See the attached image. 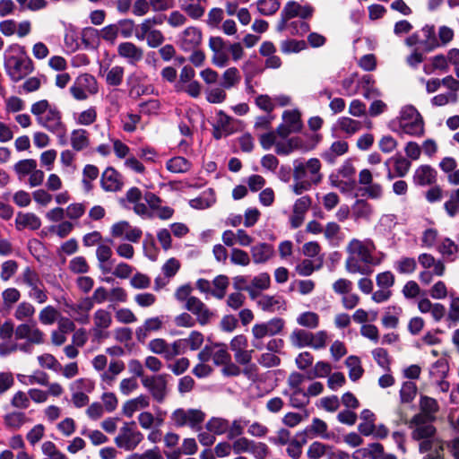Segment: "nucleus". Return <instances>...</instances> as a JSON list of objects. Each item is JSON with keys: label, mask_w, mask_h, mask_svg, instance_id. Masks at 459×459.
<instances>
[{"label": "nucleus", "mask_w": 459, "mask_h": 459, "mask_svg": "<svg viewBox=\"0 0 459 459\" xmlns=\"http://www.w3.org/2000/svg\"><path fill=\"white\" fill-rule=\"evenodd\" d=\"M321 162L316 158H311L307 160L304 159H296L293 161V179L291 186L295 195H301L318 185L322 181L320 173Z\"/></svg>", "instance_id": "2"}, {"label": "nucleus", "mask_w": 459, "mask_h": 459, "mask_svg": "<svg viewBox=\"0 0 459 459\" xmlns=\"http://www.w3.org/2000/svg\"><path fill=\"white\" fill-rule=\"evenodd\" d=\"M148 348L153 353L162 355L169 360V344H168L165 340L160 338L153 339L149 342Z\"/></svg>", "instance_id": "57"}, {"label": "nucleus", "mask_w": 459, "mask_h": 459, "mask_svg": "<svg viewBox=\"0 0 459 459\" xmlns=\"http://www.w3.org/2000/svg\"><path fill=\"white\" fill-rule=\"evenodd\" d=\"M339 126L345 133L352 134L360 129L361 123L352 118L344 117L339 119Z\"/></svg>", "instance_id": "62"}, {"label": "nucleus", "mask_w": 459, "mask_h": 459, "mask_svg": "<svg viewBox=\"0 0 459 459\" xmlns=\"http://www.w3.org/2000/svg\"><path fill=\"white\" fill-rule=\"evenodd\" d=\"M181 7L193 19H198L204 13V8L195 0H184Z\"/></svg>", "instance_id": "43"}, {"label": "nucleus", "mask_w": 459, "mask_h": 459, "mask_svg": "<svg viewBox=\"0 0 459 459\" xmlns=\"http://www.w3.org/2000/svg\"><path fill=\"white\" fill-rule=\"evenodd\" d=\"M44 333L39 329L36 324H21L15 328V339L26 340L34 344H41L44 342Z\"/></svg>", "instance_id": "12"}, {"label": "nucleus", "mask_w": 459, "mask_h": 459, "mask_svg": "<svg viewBox=\"0 0 459 459\" xmlns=\"http://www.w3.org/2000/svg\"><path fill=\"white\" fill-rule=\"evenodd\" d=\"M90 143L88 133L84 129H74L71 134V145L76 152L82 151Z\"/></svg>", "instance_id": "33"}, {"label": "nucleus", "mask_w": 459, "mask_h": 459, "mask_svg": "<svg viewBox=\"0 0 459 459\" xmlns=\"http://www.w3.org/2000/svg\"><path fill=\"white\" fill-rule=\"evenodd\" d=\"M433 420H429L422 414H416L411 420V425H414L415 429L412 432V437L416 440L429 439L431 438L436 429L431 424Z\"/></svg>", "instance_id": "13"}, {"label": "nucleus", "mask_w": 459, "mask_h": 459, "mask_svg": "<svg viewBox=\"0 0 459 459\" xmlns=\"http://www.w3.org/2000/svg\"><path fill=\"white\" fill-rule=\"evenodd\" d=\"M150 405V398L145 394H141L136 398L128 400L123 405V413L128 418H131L135 411L140 409H145Z\"/></svg>", "instance_id": "24"}, {"label": "nucleus", "mask_w": 459, "mask_h": 459, "mask_svg": "<svg viewBox=\"0 0 459 459\" xmlns=\"http://www.w3.org/2000/svg\"><path fill=\"white\" fill-rule=\"evenodd\" d=\"M216 351L212 350V360L215 365H223L230 360V355L227 351V345L224 343H216Z\"/></svg>", "instance_id": "54"}, {"label": "nucleus", "mask_w": 459, "mask_h": 459, "mask_svg": "<svg viewBox=\"0 0 459 459\" xmlns=\"http://www.w3.org/2000/svg\"><path fill=\"white\" fill-rule=\"evenodd\" d=\"M142 385L149 391L158 403H162L168 395L167 381L164 375H156L142 378Z\"/></svg>", "instance_id": "8"}, {"label": "nucleus", "mask_w": 459, "mask_h": 459, "mask_svg": "<svg viewBox=\"0 0 459 459\" xmlns=\"http://www.w3.org/2000/svg\"><path fill=\"white\" fill-rule=\"evenodd\" d=\"M209 47L213 52L212 63L218 67H224L229 61V44L221 37H211Z\"/></svg>", "instance_id": "11"}, {"label": "nucleus", "mask_w": 459, "mask_h": 459, "mask_svg": "<svg viewBox=\"0 0 459 459\" xmlns=\"http://www.w3.org/2000/svg\"><path fill=\"white\" fill-rule=\"evenodd\" d=\"M41 227L40 218L32 212H19L15 218V228L21 231L24 229L37 230Z\"/></svg>", "instance_id": "19"}, {"label": "nucleus", "mask_w": 459, "mask_h": 459, "mask_svg": "<svg viewBox=\"0 0 459 459\" xmlns=\"http://www.w3.org/2000/svg\"><path fill=\"white\" fill-rule=\"evenodd\" d=\"M124 71L122 66H113L106 75V82L110 86H119L123 82Z\"/></svg>", "instance_id": "55"}, {"label": "nucleus", "mask_w": 459, "mask_h": 459, "mask_svg": "<svg viewBox=\"0 0 459 459\" xmlns=\"http://www.w3.org/2000/svg\"><path fill=\"white\" fill-rule=\"evenodd\" d=\"M416 260L411 257H403L394 264L395 270L402 274H411L416 270Z\"/></svg>", "instance_id": "50"}, {"label": "nucleus", "mask_w": 459, "mask_h": 459, "mask_svg": "<svg viewBox=\"0 0 459 459\" xmlns=\"http://www.w3.org/2000/svg\"><path fill=\"white\" fill-rule=\"evenodd\" d=\"M37 167V161L33 159H26L19 160L14 165V171L18 174L19 178H23L30 174Z\"/></svg>", "instance_id": "49"}, {"label": "nucleus", "mask_w": 459, "mask_h": 459, "mask_svg": "<svg viewBox=\"0 0 459 459\" xmlns=\"http://www.w3.org/2000/svg\"><path fill=\"white\" fill-rule=\"evenodd\" d=\"M185 308L196 316V321L201 325H208L212 317L215 316V312L210 310L207 306L196 297H190L185 304Z\"/></svg>", "instance_id": "10"}, {"label": "nucleus", "mask_w": 459, "mask_h": 459, "mask_svg": "<svg viewBox=\"0 0 459 459\" xmlns=\"http://www.w3.org/2000/svg\"><path fill=\"white\" fill-rule=\"evenodd\" d=\"M417 393V386L416 385L411 381L404 382L402 385V388L400 390V397L402 403H411Z\"/></svg>", "instance_id": "59"}, {"label": "nucleus", "mask_w": 459, "mask_h": 459, "mask_svg": "<svg viewBox=\"0 0 459 459\" xmlns=\"http://www.w3.org/2000/svg\"><path fill=\"white\" fill-rule=\"evenodd\" d=\"M38 361L42 368L51 369L56 373H59L63 367L59 361L49 353H46L38 357Z\"/></svg>", "instance_id": "51"}, {"label": "nucleus", "mask_w": 459, "mask_h": 459, "mask_svg": "<svg viewBox=\"0 0 459 459\" xmlns=\"http://www.w3.org/2000/svg\"><path fill=\"white\" fill-rule=\"evenodd\" d=\"M18 380L24 385L39 384L47 386L48 385V376L44 371H35L33 375L25 376L22 374L17 375Z\"/></svg>", "instance_id": "38"}, {"label": "nucleus", "mask_w": 459, "mask_h": 459, "mask_svg": "<svg viewBox=\"0 0 459 459\" xmlns=\"http://www.w3.org/2000/svg\"><path fill=\"white\" fill-rule=\"evenodd\" d=\"M332 371V366L326 361H318L315 367L307 372V378L314 379L316 377H325L330 375Z\"/></svg>", "instance_id": "48"}, {"label": "nucleus", "mask_w": 459, "mask_h": 459, "mask_svg": "<svg viewBox=\"0 0 459 459\" xmlns=\"http://www.w3.org/2000/svg\"><path fill=\"white\" fill-rule=\"evenodd\" d=\"M269 451L270 449L265 443L253 440L249 454H251L255 459H266L269 455Z\"/></svg>", "instance_id": "64"}, {"label": "nucleus", "mask_w": 459, "mask_h": 459, "mask_svg": "<svg viewBox=\"0 0 459 459\" xmlns=\"http://www.w3.org/2000/svg\"><path fill=\"white\" fill-rule=\"evenodd\" d=\"M4 66L7 75L15 82L24 79L34 69L24 47L18 44H13L5 49Z\"/></svg>", "instance_id": "3"}, {"label": "nucleus", "mask_w": 459, "mask_h": 459, "mask_svg": "<svg viewBox=\"0 0 459 459\" xmlns=\"http://www.w3.org/2000/svg\"><path fill=\"white\" fill-rule=\"evenodd\" d=\"M301 140L298 137L290 138L286 143H276L275 152L279 155H288L299 147Z\"/></svg>", "instance_id": "58"}, {"label": "nucleus", "mask_w": 459, "mask_h": 459, "mask_svg": "<svg viewBox=\"0 0 459 459\" xmlns=\"http://www.w3.org/2000/svg\"><path fill=\"white\" fill-rule=\"evenodd\" d=\"M170 419L176 428L188 426L193 430L199 431L205 419V413L198 409L178 408L171 413Z\"/></svg>", "instance_id": "5"}, {"label": "nucleus", "mask_w": 459, "mask_h": 459, "mask_svg": "<svg viewBox=\"0 0 459 459\" xmlns=\"http://www.w3.org/2000/svg\"><path fill=\"white\" fill-rule=\"evenodd\" d=\"M331 186L338 188L343 194H350L354 191L357 186L356 179H342L339 175L332 173L329 177Z\"/></svg>", "instance_id": "30"}, {"label": "nucleus", "mask_w": 459, "mask_h": 459, "mask_svg": "<svg viewBox=\"0 0 459 459\" xmlns=\"http://www.w3.org/2000/svg\"><path fill=\"white\" fill-rule=\"evenodd\" d=\"M101 187L106 192H117L122 188V176L112 167L107 168L100 179Z\"/></svg>", "instance_id": "17"}, {"label": "nucleus", "mask_w": 459, "mask_h": 459, "mask_svg": "<svg viewBox=\"0 0 459 459\" xmlns=\"http://www.w3.org/2000/svg\"><path fill=\"white\" fill-rule=\"evenodd\" d=\"M201 41V30L196 27H188L180 34L178 45L184 51H192L197 48Z\"/></svg>", "instance_id": "15"}, {"label": "nucleus", "mask_w": 459, "mask_h": 459, "mask_svg": "<svg viewBox=\"0 0 459 459\" xmlns=\"http://www.w3.org/2000/svg\"><path fill=\"white\" fill-rule=\"evenodd\" d=\"M257 304L264 311L274 312L283 306L284 301L279 297L264 295L257 301Z\"/></svg>", "instance_id": "40"}, {"label": "nucleus", "mask_w": 459, "mask_h": 459, "mask_svg": "<svg viewBox=\"0 0 459 459\" xmlns=\"http://www.w3.org/2000/svg\"><path fill=\"white\" fill-rule=\"evenodd\" d=\"M249 424V420L244 417L235 419L231 424L229 423V429L227 430V437L230 440H233L237 437H242L244 434L245 427Z\"/></svg>", "instance_id": "36"}, {"label": "nucleus", "mask_w": 459, "mask_h": 459, "mask_svg": "<svg viewBox=\"0 0 459 459\" xmlns=\"http://www.w3.org/2000/svg\"><path fill=\"white\" fill-rule=\"evenodd\" d=\"M256 4L259 13L265 16L275 13L280 8L278 0H258Z\"/></svg>", "instance_id": "56"}, {"label": "nucleus", "mask_w": 459, "mask_h": 459, "mask_svg": "<svg viewBox=\"0 0 459 459\" xmlns=\"http://www.w3.org/2000/svg\"><path fill=\"white\" fill-rule=\"evenodd\" d=\"M100 38V30L92 27H87L82 32V39L87 48H95Z\"/></svg>", "instance_id": "41"}, {"label": "nucleus", "mask_w": 459, "mask_h": 459, "mask_svg": "<svg viewBox=\"0 0 459 459\" xmlns=\"http://www.w3.org/2000/svg\"><path fill=\"white\" fill-rule=\"evenodd\" d=\"M143 434L137 429L134 421L125 422L115 437V444L125 451H133L143 440Z\"/></svg>", "instance_id": "6"}, {"label": "nucleus", "mask_w": 459, "mask_h": 459, "mask_svg": "<svg viewBox=\"0 0 459 459\" xmlns=\"http://www.w3.org/2000/svg\"><path fill=\"white\" fill-rule=\"evenodd\" d=\"M93 305L90 298H83L76 304L71 306V311L74 314L75 321L82 325L89 322V312L93 308Z\"/></svg>", "instance_id": "20"}, {"label": "nucleus", "mask_w": 459, "mask_h": 459, "mask_svg": "<svg viewBox=\"0 0 459 459\" xmlns=\"http://www.w3.org/2000/svg\"><path fill=\"white\" fill-rule=\"evenodd\" d=\"M280 48L283 54L299 53L307 48V42L305 40L285 39L281 42Z\"/></svg>", "instance_id": "42"}, {"label": "nucleus", "mask_w": 459, "mask_h": 459, "mask_svg": "<svg viewBox=\"0 0 459 459\" xmlns=\"http://www.w3.org/2000/svg\"><path fill=\"white\" fill-rule=\"evenodd\" d=\"M117 54L130 65H136L143 57V50L130 41L120 43L117 47Z\"/></svg>", "instance_id": "16"}, {"label": "nucleus", "mask_w": 459, "mask_h": 459, "mask_svg": "<svg viewBox=\"0 0 459 459\" xmlns=\"http://www.w3.org/2000/svg\"><path fill=\"white\" fill-rule=\"evenodd\" d=\"M444 208L450 218H455L459 213V187L450 194Z\"/></svg>", "instance_id": "46"}, {"label": "nucleus", "mask_w": 459, "mask_h": 459, "mask_svg": "<svg viewBox=\"0 0 459 459\" xmlns=\"http://www.w3.org/2000/svg\"><path fill=\"white\" fill-rule=\"evenodd\" d=\"M113 240L107 238L104 243L98 246L96 249V256L99 261V268L103 273H108L112 272V266L114 261L111 259L113 251L111 245Z\"/></svg>", "instance_id": "14"}, {"label": "nucleus", "mask_w": 459, "mask_h": 459, "mask_svg": "<svg viewBox=\"0 0 459 459\" xmlns=\"http://www.w3.org/2000/svg\"><path fill=\"white\" fill-rule=\"evenodd\" d=\"M37 122L57 137L62 138L65 134L66 128L62 122V114L56 106H53L46 114L39 117Z\"/></svg>", "instance_id": "7"}, {"label": "nucleus", "mask_w": 459, "mask_h": 459, "mask_svg": "<svg viewBox=\"0 0 459 459\" xmlns=\"http://www.w3.org/2000/svg\"><path fill=\"white\" fill-rule=\"evenodd\" d=\"M423 39V51L426 53L433 51L439 47V42L436 37L435 28L432 25H425L420 30Z\"/></svg>", "instance_id": "25"}, {"label": "nucleus", "mask_w": 459, "mask_h": 459, "mask_svg": "<svg viewBox=\"0 0 459 459\" xmlns=\"http://www.w3.org/2000/svg\"><path fill=\"white\" fill-rule=\"evenodd\" d=\"M35 313L34 307L29 302H22L18 305L14 316L17 320L23 321L31 317Z\"/></svg>", "instance_id": "61"}, {"label": "nucleus", "mask_w": 459, "mask_h": 459, "mask_svg": "<svg viewBox=\"0 0 459 459\" xmlns=\"http://www.w3.org/2000/svg\"><path fill=\"white\" fill-rule=\"evenodd\" d=\"M396 224L397 221L395 215L385 214L380 218L377 230L384 236H387L392 232Z\"/></svg>", "instance_id": "44"}, {"label": "nucleus", "mask_w": 459, "mask_h": 459, "mask_svg": "<svg viewBox=\"0 0 459 459\" xmlns=\"http://www.w3.org/2000/svg\"><path fill=\"white\" fill-rule=\"evenodd\" d=\"M375 250L376 246L372 239L352 238L346 247L348 253L345 261L346 270L351 273L370 275L373 273V267L380 264V260L373 255Z\"/></svg>", "instance_id": "1"}, {"label": "nucleus", "mask_w": 459, "mask_h": 459, "mask_svg": "<svg viewBox=\"0 0 459 459\" xmlns=\"http://www.w3.org/2000/svg\"><path fill=\"white\" fill-rule=\"evenodd\" d=\"M435 179L436 171L429 165L419 167L414 173V182L420 186L431 185Z\"/></svg>", "instance_id": "26"}, {"label": "nucleus", "mask_w": 459, "mask_h": 459, "mask_svg": "<svg viewBox=\"0 0 459 459\" xmlns=\"http://www.w3.org/2000/svg\"><path fill=\"white\" fill-rule=\"evenodd\" d=\"M250 253L255 264H265L274 255V248L269 243L260 242L251 247Z\"/></svg>", "instance_id": "18"}, {"label": "nucleus", "mask_w": 459, "mask_h": 459, "mask_svg": "<svg viewBox=\"0 0 459 459\" xmlns=\"http://www.w3.org/2000/svg\"><path fill=\"white\" fill-rule=\"evenodd\" d=\"M230 259L231 264L240 266H247L251 262L248 253L237 247L231 249Z\"/></svg>", "instance_id": "53"}, {"label": "nucleus", "mask_w": 459, "mask_h": 459, "mask_svg": "<svg viewBox=\"0 0 459 459\" xmlns=\"http://www.w3.org/2000/svg\"><path fill=\"white\" fill-rule=\"evenodd\" d=\"M28 421H30V419L22 411H12L4 416L5 427L12 430L20 429Z\"/></svg>", "instance_id": "28"}, {"label": "nucleus", "mask_w": 459, "mask_h": 459, "mask_svg": "<svg viewBox=\"0 0 459 459\" xmlns=\"http://www.w3.org/2000/svg\"><path fill=\"white\" fill-rule=\"evenodd\" d=\"M389 129L398 134L421 136L424 134V122L418 110L411 105L403 107L400 116L390 121Z\"/></svg>", "instance_id": "4"}, {"label": "nucleus", "mask_w": 459, "mask_h": 459, "mask_svg": "<svg viewBox=\"0 0 459 459\" xmlns=\"http://www.w3.org/2000/svg\"><path fill=\"white\" fill-rule=\"evenodd\" d=\"M240 79L239 71L236 67L228 68L222 74L220 86L225 90H230L238 84Z\"/></svg>", "instance_id": "31"}, {"label": "nucleus", "mask_w": 459, "mask_h": 459, "mask_svg": "<svg viewBox=\"0 0 459 459\" xmlns=\"http://www.w3.org/2000/svg\"><path fill=\"white\" fill-rule=\"evenodd\" d=\"M283 394L289 396L290 405L293 408L301 409L306 407L309 403V398L307 397V394L303 389L292 391L291 394H290L288 391H284Z\"/></svg>", "instance_id": "37"}, {"label": "nucleus", "mask_w": 459, "mask_h": 459, "mask_svg": "<svg viewBox=\"0 0 459 459\" xmlns=\"http://www.w3.org/2000/svg\"><path fill=\"white\" fill-rule=\"evenodd\" d=\"M283 122L277 127L276 132L279 136L286 138L290 134L298 133L302 128L300 113L294 110H285L282 114Z\"/></svg>", "instance_id": "9"}, {"label": "nucleus", "mask_w": 459, "mask_h": 459, "mask_svg": "<svg viewBox=\"0 0 459 459\" xmlns=\"http://www.w3.org/2000/svg\"><path fill=\"white\" fill-rule=\"evenodd\" d=\"M348 152V143L345 141H336L330 148L321 154L322 159L328 164H334L337 158Z\"/></svg>", "instance_id": "23"}, {"label": "nucleus", "mask_w": 459, "mask_h": 459, "mask_svg": "<svg viewBox=\"0 0 459 459\" xmlns=\"http://www.w3.org/2000/svg\"><path fill=\"white\" fill-rule=\"evenodd\" d=\"M420 407L422 414L429 420H435V414L438 411L439 406L437 402L429 396H421L420 402Z\"/></svg>", "instance_id": "29"}, {"label": "nucleus", "mask_w": 459, "mask_h": 459, "mask_svg": "<svg viewBox=\"0 0 459 459\" xmlns=\"http://www.w3.org/2000/svg\"><path fill=\"white\" fill-rule=\"evenodd\" d=\"M118 29V34L125 39H129L133 36L135 25L132 19H122L116 22Z\"/></svg>", "instance_id": "60"}, {"label": "nucleus", "mask_w": 459, "mask_h": 459, "mask_svg": "<svg viewBox=\"0 0 459 459\" xmlns=\"http://www.w3.org/2000/svg\"><path fill=\"white\" fill-rule=\"evenodd\" d=\"M112 309L99 308L93 314L95 335H100L102 330L108 329L112 325Z\"/></svg>", "instance_id": "21"}, {"label": "nucleus", "mask_w": 459, "mask_h": 459, "mask_svg": "<svg viewBox=\"0 0 459 459\" xmlns=\"http://www.w3.org/2000/svg\"><path fill=\"white\" fill-rule=\"evenodd\" d=\"M216 201L215 193L212 188L204 191L198 197L190 200L189 204L194 209L204 210L211 207Z\"/></svg>", "instance_id": "27"}, {"label": "nucleus", "mask_w": 459, "mask_h": 459, "mask_svg": "<svg viewBox=\"0 0 459 459\" xmlns=\"http://www.w3.org/2000/svg\"><path fill=\"white\" fill-rule=\"evenodd\" d=\"M206 100L209 103L220 104L225 101L227 94L221 86L209 88L205 91Z\"/></svg>", "instance_id": "52"}, {"label": "nucleus", "mask_w": 459, "mask_h": 459, "mask_svg": "<svg viewBox=\"0 0 459 459\" xmlns=\"http://www.w3.org/2000/svg\"><path fill=\"white\" fill-rule=\"evenodd\" d=\"M345 365L349 368V377L351 381L359 380L363 375V368L359 357L351 355L345 359Z\"/></svg>", "instance_id": "32"}, {"label": "nucleus", "mask_w": 459, "mask_h": 459, "mask_svg": "<svg viewBox=\"0 0 459 459\" xmlns=\"http://www.w3.org/2000/svg\"><path fill=\"white\" fill-rule=\"evenodd\" d=\"M205 429L214 435L225 434L229 429V420L220 417H212L206 422Z\"/></svg>", "instance_id": "39"}, {"label": "nucleus", "mask_w": 459, "mask_h": 459, "mask_svg": "<svg viewBox=\"0 0 459 459\" xmlns=\"http://www.w3.org/2000/svg\"><path fill=\"white\" fill-rule=\"evenodd\" d=\"M290 339L292 345L295 347H309L310 341H312V333L303 329H295L291 333Z\"/></svg>", "instance_id": "35"}, {"label": "nucleus", "mask_w": 459, "mask_h": 459, "mask_svg": "<svg viewBox=\"0 0 459 459\" xmlns=\"http://www.w3.org/2000/svg\"><path fill=\"white\" fill-rule=\"evenodd\" d=\"M127 301V292L121 287H114L109 290V304L108 309L116 310L117 303Z\"/></svg>", "instance_id": "45"}, {"label": "nucleus", "mask_w": 459, "mask_h": 459, "mask_svg": "<svg viewBox=\"0 0 459 459\" xmlns=\"http://www.w3.org/2000/svg\"><path fill=\"white\" fill-rule=\"evenodd\" d=\"M373 208L366 200L358 199L351 206V217L358 222L359 221H369Z\"/></svg>", "instance_id": "22"}, {"label": "nucleus", "mask_w": 459, "mask_h": 459, "mask_svg": "<svg viewBox=\"0 0 459 459\" xmlns=\"http://www.w3.org/2000/svg\"><path fill=\"white\" fill-rule=\"evenodd\" d=\"M448 326L452 327L459 322V297L452 298L449 307V312L446 316Z\"/></svg>", "instance_id": "63"}, {"label": "nucleus", "mask_w": 459, "mask_h": 459, "mask_svg": "<svg viewBox=\"0 0 459 459\" xmlns=\"http://www.w3.org/2000/svg\"><path fill=\"white\" fill-rule=\"evenodd\" d=\"M297 323L301 326L315 329L319 325V316L314 312H303L297 317Z\"/></svg>", "instance_id": "47"}, {"label": "nucleus", "mask_w": 459, "mask_h": 459, "mask_svg": "<svg viewBox=\"0 0 459 459\" xmlns=\"http://www.w3.org/2000/svg\"><path fill=\"white\" fill-rule=\"evenodd\" d=\"M190 168V161L181 156L173 157L166 163V169L172 173H186Z\"/></svg>", "instance_id": "34"}]
</instances>
